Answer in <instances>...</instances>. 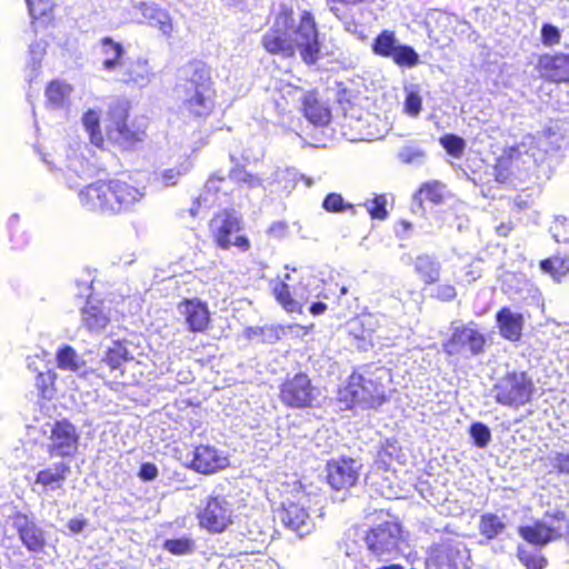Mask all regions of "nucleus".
<instances>
[{
  "label": "nucleus",
  "instance_id": "1",
  "mask_svg": "<svg viewBox=\"0 0 569 569\" xmlns=\"http://www.w3.org/2000/svg\"><path fill=\"white\" fill-rule=\"evenodd\" d=\"M261 43L269 53L282 58H292L298 50L302 61L309 66L320 58L319 33L309 11H303L296 22L292 10H282L273 27L263 34Z\"/></svg>",
  "mask_w": 569,
  "mask_h": 569
},
{
  "label": "nucleus",
  "instance_id": "2",
  "mask_svg": "<svg viewBox=\"0 0 569 569\" xmlns=\"http://www.w3.org/2000/svg\"><path fill=\"white\" fill-rule=\"evenodd\" d=\"M146 197V187H136L127 180H98L78 192L80 206L93 212L120 213L134 210Z\"/></svg>",
  "mask_w": 569,
  "mask_h": 569
},
{
  "label": "nucleus",
  "instance_id": "3",
  "mask_svg": "<svg viewBox=\"0 0 569 569\" xmlns=\"http://www.w3.org/2000/svg\"><path fill=\"white\" fill-rule=\"evenodd\" d=\"M389 377L385 368L375 371L353 372L346 387L339 391L340 400L347 406L366 408L380 407L386 400L383 380Z\"/></svg>",
  "mask_w": 569,
  "mask_h": 569
},
{
  "label": "nucleus",
  "instance_id": "4",
  "mask_svg": "<svg viewBox=\"0 0 569 569\" xmlns=\"http://www.w3.org/2000/svg\"><path fill=\"white\" fill-rule=\"evenodd\" d=\"M535 390L533 380L526 371L512 370L496 379L490 395L497 403L519 409L530 402Z\"/></svg>",
  "mask_w": 569,
  "mask_h": 569
},
{
  "label": "nucleus",
  "instance_id": "5",
  "mask_svg": "<svg viewBox=\"0 0 569 569\" xmlns=\"http://www.w3.org/2000/svg\"><path fill=\"white\" fill-rule=\"evenodd\" d=\"M280 401L292 409L316 408L320 406L321 391L313 386L308 375L299 372L280 386Z\"/></svg>",
  "mask_w": 569,
  "mask_h": 569
},
{
  "label": "nucleus",
  "instance_id": "6",
  "mask_svg": "<svg viewBox=\"0 0 569 569\" xmlns=\"http://www.w3.org/2000/svg\"><path fill=\"white\" fill-rule=\"evenodd\" d=\"M242 229L241 216L234 210H224L216 214L210 221V231L221 249L236 247L246 252L250 249V241L243 234H237Z\"/></svg>",
  "mask_w": 569,
  "mask_h": 569
},
{
  "label": "nucleus",
  "instance_id": "7",
  "mask_svg": "<svg viewBox=\"0 0 569 569\" xmlns=\"http://www.w3.org/2000/svg\"><path fill=\"white\" fill-rule=\"evenodd\" d=\"M569 149V137L560 128H548L538 136H526L516 148L518 154H527L535 163L543 161L548 153Z\"/></svg>",
  "mask_w": 569,
  "mask_h": 569
},
{
  "label": "nucleus",
  "instance_id": "8",
  "mask_svg": "<svg viewBox=\"0 0 569 569\" xmlns=\"http://www.w3.org/2000/svg\"><path fill=\"white\" fill-rule=\"evenodd\" d=\"M310 503V496L303 491H298L292 497H288L281 503V509L278 511V517L281 522L292 531L297 532L300 537L309 533L313 525L307 508Z\"/></svg>",
  "mask_w": 569,
  "mask_h": 569
},
{
  "label": "nucleus",
  "instance_id": "9",
  "mask_svg": "<svg viewBox=\"0 0 569 569\" xmlns=\"http://www.w3.org/2000/svg\"><path fill=\"white\" fill-rule=\"evenodd\" d=\"M232 508L224 497H208L201 502L197 518L201 528L219 533L231 523Z\"/></svg>",
  "mask_w": 569,
  "mask_h": 569
},
{
  "label": "nucleus",
  "instance_id": "10",
  "mask_svg": "<svg viewBox=\"0 0 569 569\" xmlns=\"http://www.w3.org/2000/svg\"><path fill=\"white\" fill-rule=\"evenodd\" d=\"M401 529L396 522H383L372 528L366 536L368 550L378 558L393 556L399 552Z\"/></svg>",
  "mask_w": 569,
  "mask_h": 569
},
{
  "label": "nucleus",
  "instance_id": "11",
  "mask_svg": "<svg viewBox=\"0 0 569 569\" xmlns=\"http://www.w3.org/2000/svg\"><path fill=\"white\" fill-rule=\"evenodd\" d=\"M486 339L473 326L456 327L451 338L443 343V351L449 356L469 358L483 352Z\"/></svg>",
  "mask_w": 569,
  "mask_h": 569
},
{
  "label": "nucleus",
  "instance_id": "12",
  "mask_svg": "<svg viewBox=\"0 0 569 569\" xmlns=\"http://www.w3.org/2000/svg\"><path fill=\"white\" fill-rule=\"evenodd\" d=\"M80 436L68 420L56 421L50 428L47 452L51 457H73L79 447Z\"/></svg>",
  "mask_w": 569,
  "mask_h": 569
},
{
  "label": "nucleus",
  "instance_id": "13",
  "mask_svg": "<svg viewBox=\"0 0 569 569\" xmlns=\"http://www.w3.org/2000/svg\"><path fill=\"white\" fill-rule=\"evenodd\" d=\"M432 560L440 569H468L469 551L458 539H446L432 547Z\"/></svg>",
  "mask_w": 569,
  "mask_h": 569
},
{
  "label": "nucleus",
  "instance_id": "14",
  "mask_svg": "<svg viewBox=\"0 0 569 569\" xmlns=\"http://www.w3.org/2000/svg\"><path fill=\"white\" fill-rule=\"evenodd\" d=\"M361 462L352 458H341L327 463V481L337 491L353 487L359 478Z\"/></svg>",
  "mask_w": 569,
  "mask_h": 569
},
{
  "label": "nucleus",
  "instance_id": "15",
  "mask_svg": "<svg viewBox=\"0 0 569 569\" xmlns=\"http://www.w3.org/2000/svg\"><path fill=\"white\" fill-rule=\"evenodd\" d=\"M230 188V180L218 174L211 176L206 184L202 193L193 201L190 208V214L196 217L201 206L211 208L213 206H221L227 202Z\"/></svg>",
  "mask_w": 569,
  "mask_h": 569
},
{
  "label": "nucleus",
  "instance_id": "16",
  "mask_svg": "<svg viewBox=\"0 0 569 569\" xmlns=\"http://www.w3.org/2000/svg\"><path fill=\"white\" fill-rule=\"evenodd\" d=\"M177 310L189 331L203 332L208 328L210 312L207 302L198 298L183 299L178 303Z\"/></svg>",
  "mask_w": 569,
  "mask_h": 569
},
{
  "label": "nucleus",
  "instance_id": "17",
  "mask_svg": "<svg viewBox=\"0 0 569 569\" xmlns=\"http://www.w3.org/2000/svg\"><path fill=\"white\" fill-rule=\"evenodd\" d=\"M110 323V309L102 301L87 300L80 310V325L90 335H101Z\"/></svg>",
  "mask_w": 569,
  "mask_h": 569
},
{
  "label": "nucleus",
  "instance_id": "18",
  "mask_svg": "<svg viewBox=\"0 0 569 569\" xmlns=\"http://www.w3.org/2000/svg\"><path fill=\"white\" fill-rule=\"evenodd\" d=\"M12 527L19 535L22 545L31 552L41 551L44 547L43 530L32 518L24 513H16L11 517Z\"/></svg>",
  "mask_w": 569,
  "mask_h": 569
},
{
  "label": "nucleus",
  "instance_id": "19",
  "mask_svg": "<svg viewBox=\"0 0 569 569\" xmlns=\"http://www.w3.org/2000/svg\"><path fill=\"white\" fill-rule=\"evenodd\" d=\"M177 94L183 107L196 117H207L213 109L212 88L178 90Z\"/></svg>",
  "mask_w": 569,
  "mask_h": 569
},
{
  "label": "nucleus",
  "instance_id": "20",
  "mask_svg": "<svg viewBox=\"0 0 569 569\" xmlns=\"http://www.w3.org/2000/svg\"><path fill=\"white\" fill-rule=\"evenodd\" d=\"M228 466V458L214 447L201 445L194 448L190 467L197 472L209 475Z\"/></svg>",
  "mask_w": 569,
  "mask_h": 569
},
{
  "label": "nucleus",
  "instance_id": "21",
  "mask_svg": "<svg viewBox=\"0 0 569 569\" xmlns=\"http://www.w3.org/2000/svg\"><path fill=\"white\" fill-rule=\"evenodd\" d=\"M180 74V83L177 86L176 91L212 88L210 68L202 61H190L181 68Z\"/></svg>",
  "mask_w": 569,
  "mask_h": 569
},
{
  "label": "nucleus",
  "instance_id": "22",
  "mask_svg": "<svg viewBox=\"0 0 569 569\" xmlns=\"http://www.w3.org/2000/svg\"><path fill=\"white\" fill-rule=\"evenodd\" d=\"M537 69L542 78L552 82L569 81V56L566 53L542 54L538 59Z\"/></svg>",
  "mask_w": 569,
  "mask_h": 569
},
{
  "label": "nucleus",
  "instance_id": "23",
  "mask_svg": "<svg viewBox=\"0 0 569 569\" xmlns=\"http://www.w3.org/2000/svg\"><path fill=\"white\" fill-rule=\"evenodd\" d=\"M382 321H387V316L363 313L348 322V330L356 339L367 341L371 347H375V337Z\"/></svg>",
  "mask_w": 569,
  "mask_h": 569
},
{
  "label": "nucleus",
  "instance_id": "24",
  "mask_svg": "<svg viewBox=\"0 0 569 569\" xmlns=\"http://www.w3.org/2000/svg\"><path fill=\"white\" fill-rule=\"evenodd\" d=\"M52 166L60 171L64 178L66 183L70 189L79 188L81 182L87 181L90 176V168L83 158L73 153L68 156L67 162L61 166L58 162H52Z\"/></svg>",
  "mask_w": 569,
  "mask_h": 569
},
{
  "label": "nucleus",
  "instance_id": "25",
  "mask_svg": "<svg viewBox=\"0 0 569 569\" xmlns=\"http://www.w3.org/2000/svg\"><path fill=\"white\" fill-rule=\"evenodd\" d=\"M69 472L70 466L59 461L51 467L39 470L36 475L34 483L40 486L44 493L56 491L63 487Z\"/></svg>",
  "mask_w": 569,
  "mask_h": 569
},
{
  "label": "nucleus",
  "instance_id": "26",
  "mask_svg": "<svg viewBox=\"0 0 569 569\" xmlns=\"http://www.w3.org/2000/svg\"><path fill=\"white\" fill-rule=\"evenodd\" d=\"M119 68L121 72L120 80L128 86L137 88H143L148 86L153 76L148 60L144 58H138L134 61L123 62Z\"/></svg>",
  "mask_w": 569,
  "mask_h": 569
},
{
  "label": "nucleus",
  "instance_id": "27",
  "mask_svg": "<svg viewBox=\"0 0 569 569\" xmlns=\"http://www.w3.org/2000/svg\"><path fill=\"white\" fill-rule=\"evenodd\" d=\"M497 323L500 335L510 341H518L522 335L523 317L509 308H502L497 312Z\"/></svg>",
  "mask_w": 569,
  "mask_h": 569
},
{
  "label": "nucleus",
  "instance_id": "28",
  "mask_svg": "<svg viewBox=\"0 0 569 569\" xmlns=\"http://www.w3.org/2000/svg\"><path fill=\"white\" fill-rule=\"evenodd\" d=\"M56 361L57 367L63 371H69L78 376H84L88 371L86 360L69 345H64L57 350Z\"/></svg>",
  "mask_w": 569,
  "mask_h": 569
},
{
  "label": "nucleus",
  "instance_id": "29",
  "mask_svg": "<svg viewBox=\"0 0 569 569\" xmlns=\"http://www.w3.org/2000/svg\"><path fill=\"white\" fill-rule=\"evenodd\" d=\"M302 110L305 117L315 126H326L330 121L331 113L329 108L318 99L315 92L303 94Z\"/></svg>",
  "mask_w": 569,
  "mask_h": 569
},
{
  "label": "nucleus",
  "instance_id": "30",
  "mask_svg": "<svg viewBox=\"0 0 569 569\" xmlns=\"http://www.w3.org/2000/svg\"><path fill=\"white\" fill-rule=\"evenodd\" d=\"M141 13L149 26L158 28L159 31L169 37L173 27L169 13L156 4L141 3Z\"/></svg>",
  "mask_w": 569,
  "mask_h": 569
},
{
  "label": "nucleus",
  "instance_id": "31",
  "mask_svg": "<svg viewBox=\"0 0 569 569\" xmlns=\"http://www.w3.org/2000/svg\"><path fill=\"white\" fill-rule=\"evenodd\" d=\"M144 132L139 129H131L127 122L117 124L116 127H108V139L121 148H130L136 142L141 141Z\"/></svg>",
  "mask_w": 569,
  "mask_h": 569
},
{
  "label": "nucleus",
  "instance_id": "32",
  "mask_svg": "<svg viewBox=\"0 0 569 569\" xmlns=\"http://www.w3.org/2000/svg\"><path fill=\"white\" fill-rule=\"evenodd\" d=\"M101 52L104 56L102 61L103 70L113 71L122 66L124 49L120 42L113 41L110 37H104L101 40Z\"/></svg>",
  "mask_w": 569,
  "mask_h": 569
},
{
  "label": "nucleus",
  "instance_id": "33",
  "mask_svg": "<svg viewBox=\"0 0 569 569\" xmlns=\"http://www.w3.org/2000/svg\"><path fill=\"white\" fill-rule=\"evenodd\" d=\"M415 270L425 283H436L440 279V262L429 254H420L415 260Z\"/></svg>",
  "mask_w": 569,
  "mask_h": 569
},
{
  "label": "nucleus",
  "instance_id": "34",
  "mask_svg": "<svg viewBox=\"0 0 569 569\" xmlns=\"http://www.w3.org/2000/svg\"><path fill=\"white\" fill-rule=\"evenodd\" d=\"M519 535L535 546H545L552 540L545 517L533 526L520 527Z\"/></svg>",
  "mask_w": 569,
  "mask_h": 569
},
{
  "label": "nucleus",
  "instance_id": "35",
  "mask_svg": "<svg viewBox=\"0 0 569 569\" xmlns=\"http://www.w3.org/2000/svg\"><path fill=\"white\" fill-rule=\"evenodd\" d=\"M542 272L550 274L556 281L561 279L569 272L568 256H552L540 261Z\"/></svg>",
  "mask_w": 569,
  "mask_h": 569
},
{
  "label": "nucleus",
  "instance_id": "36",
  "mask_svg": "<svg viewBox=\"0 0 569 569\" xmlns=\"http://www.w3.org/2000/svg\"><path fill=\"white\" fill-rule=\"evenodd\" d=\"M163 549L173 556H191L197 549L196 541L187 535L166 539Z\"/></svg>",
  "mask_w": 569,
  "mask_h": 569
},
{
  "label": "nucleus",
  "instance_id": "37",
  "mask_svg": "<svg viewBox=\"0 0 569 569\" xmlns=\"http://www.w3.org/2000/svg\"><path fill=\"white\" fill-rule=\"evenodd\" d=\"M545 519L552 540L563 537L569 541V519L563 511H557L553 515L546 513Z\"/></svg>",
  "mask_w": 569,
  "mask_h": 569
},
{
  "label": "nucleus",
  "instance_id": "38",
  "mask_svg": "<svg viewBox=\"0 0 569 569\" xmlns=\"http://www.w3.org/2000/svg\"><path fill=\"white\" fill-rule=\"evenodd\" d=\"M397 158L405 164L420 166L425 162L427 153L417 142L409 141L398 150Z\"/></svg>",
  "mask_w": 569,
  "mask_h": 569
},
{
  "label": "nucleus",
  "instance_id": "39",
  "mask_svg": "<svg viewBox=\"0 0 569 569\" xmlns=\"http://www.w3.org/2000/svg\"><path fill=\"white\" fill-rule=\"evenodd\" d=\"M82 124L89 134L90 142L96 147L103 144V136L100 129V114L96 110H88L82 116Z\"/></svg>",
  "mask_w": 569,
  "mask_h": 569
},
{
  "label": "nucleus",
  "instance_id": "40",
  "mask_svg": "<svg viewBox=\"0 0 569 569\" xmlns=\"http://www.w3.org/2000/svg\"><path fill=\"white\" fill-rule=\"evenodd\" d=\"M398 41L393 31L383 30L377 36L372 43V51L381 57L390 58L398 47Z\"/></svg>",
  "mask_w": 569,
  "mask_h": 569
},
{
  "label": "nucleus",
  "instance_id": "41",
  "mask_svg": "<svg viewBox=\"0 0 569 569\" xmlns=\"http://www.w3.org/2000/svg\"><path fill=\"white\" fill-rule=\"evenodd\" d=\"M70 92H71L70 86H68L63 82H60V81H52L47 87L46 97L48 99V103L52 108H61V107H63Z\"/></svg>",
  "mask_w": 569,
  "mask_h": 569
},
{
  "label": "nucleus",
  "instance_id": "42",
  "mask_svg": "<svg viewBox=\"0 0 569 569\" xmlns=\"http://www.w3.org/2000/svg\"><path fill=\"white\" fill-rule=\"evenodd\" d=\"M506 529V525L500 517L493 513H485L480 518V533L488 539H493Z\"/></svg>",
  "mask_w": 569,
  "mask_h": 569
},
{
  "label": "nucleus",
  "instance_id": "43",
  "mask_svg": "<svg viewBox=\"0 0 569 569\" xmlns=\"http://www.w3.org/2000/svg\"><path fill=\"white\" fill-rule=\"evenodd\" d=\"M192 168L189 160L182 161L179 166L168 168L158 173L157 180L160 181L164 187L176 186L179 179L187 174Z\"/></svg>",
  "mask_w": 569,
  "mask_h": 569
},
{
  "label": "nucleus",
  "instance_id": "44",
  "mask_svg": "<svg viewBox=\"0 0 569 569\" xmlns=\"http://www.w3.org/2000/svg\"><path fill=\"white\" fill-rule=\"evenodd\" d=\"M400 336V328L395 321L387 317V321H382L378 333L375 337V346L380 345L381 347L391 346L396 339Z\"/></svg>",
  "mask_w": 569,
  "mask_h": 569
},
{
  "label": "nucleus",
  "instance_id": "45",
  "mask_svg": "<svg viewBox=\"0 0 569 569\" xmlns=\"http://www.w3.org/2000/svg\"><path fill=\"white\" fill-rule=\"evenodd\" d=\"M129 352L127 348L120 342H114L110 347L102 359V361L110 368L111 371L121 368L122 363L129 359Z\"/></svg>",
  "mask_w": 569,
  "mask_h": 569
},
{
  "label": "nucleus",
  "instance_id": "46",
  "mask_svg": "<svg viewBox=\"0 0 569 569\" xmlns=\"http://www.w3.org/2000/svg\"><path fill=\"white\" fill-rule=\"evenodd\" d=\"M518 559L528 569H543L547 566V559L537 550L528 547H518Z\"/></svg>",
  "mask_w": 569,
  "mask_h": 569
},
{
  "label": "nucleus",
  "instance_id": "47",
  "mask_svg": "<svg viewBox=\"0 0 569 569\" xmlns=\"http://www.w3.org/2000/svg\"><path fill=\"white\" fill-rule=\"evenodd\" d=\"M400 67L412 68L419 63V54L410 46L398 44L390 57Z\"/></svg>",
  "mask_w": 569,
  "mask_h": 569
},
{
  "label": "nucleus",
  "instance_id": "48",
  "mask_svg": "<svg viewBox=\"0 0 569 569\" xmlns=\"http://www.w3.org/2000/svg\"><path fill=\"white\" fill-rule=\"evenodd\" d=\"M439 143L447 153L456 159H460L467 147L465 139L453 133H446L439 139Z\"/></svg>",
  "mask_w": 569,
  "mask_h": 569
},
{
  "label": "nucleus",
  "instance_id": "49",
  "mask_svg": "<svg viewBox=\"0 0 569 569\" xmlns=\"http://www.w3.org/2000/svg\"><path fill=\"white\" fill-rule=\"evenodd\" d=\"M405 91L406 99L403 103V110L408 116L417 118L422 107V98L420 96L419 89L417 86L411 84L406 87Z\"/></svg>",
  "mask_w": 569,
  "mask_h": 569
},
{
  "label": "nucleus",
  "instance_id": "50",
  "mask_svg": "<svg viewBox=\"0 0 569 569\" xmlns=\"http://www.w3.org/2000/svg\"><path fill=\"white\" fill-rule=\"evenodd\" d=\"M398 451L399 447L397 446V442L387 439L377 452L376 465L378 468L387 470L393 458L397 457Z\"/></svg>",
  "mask_w": 569,
  "mask_h": 569
},
{
  "label": "nucleus",
  "instance_id": "51",
  "mask_svg": "<svg viewBox=\"0 0 569 569\" xmlns=\"http://www.w3.org/2000/svg\"><path fill=\"white\" fill-rule=\"evenodd\" d=\"M273 295L277 301L289 312H295L300 310V305L298 301L291 298L289 286L283 281L276 283L273 287Z\"/></svg>",
  "mask_w": 569,
  "mask_h": 569
},
{
  "label": "nucleus",
  "instance_id": "52",
  "mask_svg": "<svg viewBox=\"0 0 569 569\" xmlns=\"http://www.w3.org/2000/svg\"><path fill=\"white\" fill-rule=\"evenodd\" d=\"M229 180L239 184H244L249 189H253L261 186V179L252 173L248 172L242 167L233 168L229 173Z\"/></svg>",
  "mask_w": 569,
  "mask_h": 569
},
{
  "label": "nucleus",
  "instance_id": "53",
  "mask_svg": "<svg viewBox=\"0 0 569 569\" xmlns=\"http://www.w3.org/2000/svg\"><path fill=\"white\" fill-rule=\"evenodd\" d=\"M322 208L327 212H342L351 210L355 213V207L351 203H346L340 193L331 192L326 196L322 201Z\"/></svg>",
  "mask_w": 569,
  "mask_h": 569
},
{
  "label": "nucleus",
  "instance_id": "54",
  "mask_svg": "<svg viewBox=\"0 0 569 569\" xmlns=\"http://www.w3.org/2000/svg\"><path fill=\"white\" fill-rule=\"evenodd\" d=\"M470 436L478 448H486L491 440V431L482 422H475L470 426Z\"/></svg>",
  "mask_w": 569,
  "mask_h": 569
},
{
  "label": "nucleus",
  "instance_id": "55",
  "mask_svg": "<svg viewBox=\"0 0 569 569\" xmlns=\"http://www.w3.org/2000/svg\"><path fill=\"white\" fill-rule=\"evenodd\" d=\"M387 206V199L385 196H377L371 200H368L365 202V207L368 211V213L373 219L383 220L386 219L388 212L386 209Z\"/></svg>",
  "mask_w": 569,
  "mask_h": 569
},
{
  "label": "nucleus",
  "instance_id": "56",
  "mask_svg": "<svg viewBox=\"0 0 569 569\" xmlns=\"http://www.w3.org/2000/svg\"><path fill=\"white\" fill-rule=\"evenodd\" d=\"M550 232L556 242L568 243L569 231L567 229V218L563 216L556 217L555 221L550 226Z\"/></svg>",
  "mask_w": 569,
  "mask_h": 569
},
{
  "label": "nucleus",
  "instance_id": "57",
  "mask_svg": "<svg viewBox=\"0 0 569 569\" xmlns=\"http://www.w3.org/2000/svg\"><path fill=\"white\" fill-rule=\"evenodd\" d=\"M540 40L545 47H553L560 43L561 32L551 23H543L540 30Z\"/></svg>",
  "mask_w": 569,
  "mask_h": 569
},
{
  "label": "nucleus",
  "instance_id": "58",
  "mask_svg": "<svg viewBox=\"0 0 569 569\" xmlns=\"http://www.w3.org/2000/svg\"><path fill=\"white\" fill-rule=\"evenodd\" d=\"M32 19L47 16L53 8L52 0H26Z\"/></svg>",
  "mask_w": 569,
  "mask_h": 569
},
{
  "label": "nucleus",
  "instance_id": "59",
  "mask_svg": "<svg viewBox=\"0 0 569 569\" xmlns=\"http://www.w3.org/2000/svg\"><path fill=\"white\" fill-rule=\"evenodd\" d=\"M110 114V124L109 127H116L117 124H121L127 122L129 116V109L127 102H117L114 103L109 111Z\"/></svg>",
  "mask_w": 569,
  "mask_h": 569
},
{
  "label": "nucleus",
  "instance_id": "60",
  "mask_svg": "<svg viewBox=\"0 0 569 569\" xmlns=\"http://www.w3.org/2000/svg\"><path fill=\"white\" fill-rule=\"evenodd\" d=\"M419 197L430 202L438 203L441 201V186L438 182L426 183L419 190Z\"/></svg>",
  "mask_w": 569,
  "mask_h": 569
},
{
  "label": "nucleus",
  "instance_id": "61",
  "mask_svg": "<svg viewBox=\"0 0 569 569\" xmlns=\"http://www.w3.org/2000/svg\"><path fill=\"white\" fill-rule=\"evenodd\" d=\"M329 10L343 23L345 30L350 33H356L357 24L353 18L347 13V11L341 10L337 6H329Z\"/></svg>",
  "mask_w": 569,
  "mask_h": 569
},
{
  "label": "nucleus",
  "instance_id": "62",
  "mask_svg": "<svg viewBox=\"0 0 569 569\" xmlns=\"http://www.w3.org/2000/svg\"><path fill=\"white\" fill-rule=\"evenodd\" d=\"M457 291L456 288L451 284H439L433 289L432 297L441 300V301H451L456 298Z\"/></svg>",
  "mask_w": 569,
  "mask_h": 569
},
{
  "label": "nucleus",
  "instance_id": "63",
  "mask_svg": "<svg viewBox=\"0 0 569 569\" xmlns=\"http://www.w3.org/2000/svg\"><path fill=\"white\" fill-rule=\"evenodd\" d=\"M46 52V46L42 41H37L30 44L29 53L31 57L32 69H37L40 66L41 59Z\"/></svg>",
  "mask_w": 569,
  "mask_h": 569
},
{
  "label": "nucleus",
  "instance_id": "64",
  "mask_svg": "<svg viewBox=\"0 0 569 569\" xmlns=\"http://www.w3.org/2000/svg\"><path fill=\"white\" fill-rule=\"evenodd\" d=\"M553 466L558 468L559 471L569 473V448L556 455Z\"/></svg>",
  "mask_w": 569,
  "mask_h": 569
}]
</instances>
